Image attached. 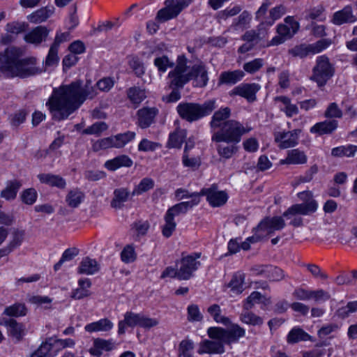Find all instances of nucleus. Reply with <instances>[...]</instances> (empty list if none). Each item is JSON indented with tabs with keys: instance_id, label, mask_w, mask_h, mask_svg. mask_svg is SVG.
<instances>
[{
	"instance_id": "obj_1",
	"label": "nucleus",
	"mask_w": 357,
	"mask_h": 357,
	"mask_svg": "<svg viewBox=\"0 0 357 357\" xmlns=\"http://www.w3.org/2000/svg\"><path fill=\"white\" fill-rule=\"evenodd\" d=\"M96 86L90 80L82 86V81L77 79L69 84L54 88L46 102L53 119L60 121L67 119L86 99L95 98L97 95Z\"/></svg>"
},
{
	"instance_id": "obj_2",
	"label": "nucleus",
	"mask_w": 357,
	"mask_h": 357,
	"mask_svg": "<svg viewBox=\"0 0 357 357\" xmlns=\"http://www.w3.org/2000/svg\"><path fill=\"white\" fill-rule=\"evenodd\" d=\"M22 55V50L15 47H8L0 53V73L8 78L24 79L42 73L35 57L20 59Z\"/></svg>"
},
{
	"instance_id": "obj_3",
	"label": "nucleus",
	"mask_w": 357,
	"mask_h": 357,
	"mask_svg": "<svg viewBox=\"0 0 357 357\" xmlns=\"http://www.w3.org/2000/svg\"><path fill=\"white\" fill-rule=\"evenodd\" d=\"M188 59L183 54L178 56L176 66L174 70L179 75L177 77L176 83L185 85L191 79H195L196 86L204 87L208 81V72L202 63H196L190 68L188 65Z\"/></svg>"
},
{
	"instance_id": "obj_4",
	"label": "nucleus",
	"mask_w": 357,
	"mask_h": 357,
	"mask_svg": "<svg viewBox=\"0 0 357 357\" xmlns=\"http://www.w3.org/2000/svg\"><path fill=\"white\" fill-rule=\"evenodd\" d=\"M214 99L205 101L203 104L192 102H181L176 107L179 116L189 123L199 121L209 115L216 107Z\"/></svg>"
},
{
	"instance_id": "obj_5",
	"label": "nucleus",
	"mask_w": 357,
	"mask_h": 357,
	"mask_svg": "<svg viewBox=\"0 0 357 357\" xmlns=\"http://www.w3.org/2000/svg\"><path fill=\"white\" fill-rule=\"evenodd\" d=\"M251 130L250 127H245L238 121L228 120L212 132L211 140L217 143L240 142L242 137Z\"/></svg>"
},
{
	"instance_id": "obj_6",
	"label": "nucleus",
	"mask_w": 357,
	"mask_h": 357,
	"mask_svg": "<svg viewBox=\"0 0 357 357\" xmlns=\"http://www.w3.org/2000/svg\"><path fill=\"white\" fill-rule=\"evenodd\" d=\"M207 335L210 339H220L225 344L229 345L238 342L239 339L245 335V330L238 324H234L229 328L212 326L207 329Z\"/></svg>"
},
{
	"instance_id": "obj_7",
	"label": "nucleus",
	"mask_w": 357,
	"mask_h": 357,
	"mask_svg": "<svg viewBox=\"0 0 357 357\" xmlns=\"http://www.w3.org/2000/svg\"><path fill=\"white\" fill-rule=\"evenodd\" d=\"M312 71L311 79L316 82L319 87L324 86L334 74V68L325 55L317 57Z\"/></svg>"
},
{
	"instance_id": "obj_8",
	"label": "nucleus",
	"mask_w": 357,
	"mask_h": 357,
	"mask_svg": "<svg viewBox=\"0 0 357 357\" xmlns=\"http://www.w3.org/2000/svg\"><path fill=\"white\" fill-rule=\"evenodd\" d=\"M201 255V252H192L188 255L182 254L181 259L176 262L179 269L181 280H188L193 276L194 273L201 266L200 261H198Z\"/></svg>"
},
{
	"instance_id": "obj_9",
	"label": "nucleus",
	"mask_w": 357,
	"mask_h": 357,
	"mask_svg": "<svg viewBox=\"0 0 357 357\" xmlns=\"http://www.w3.org/2000/svg\"><path fill=\"white\" fill-rule=\"evenodd\" d=\"M191 2L192 0H165V7L158 10L156 18L160 22H166L174 19Z\"/></svg>"
},
{
	"instance_id": "obj_10",
	"label": "nucleus",
	"mask_w": 357,
	"mask_h": 357,
	"mask_svg": "<svg viewBox=\"0 0 357 357\" xmlns=\"http://www.w3.org/2000/svg\"><path fill=\"white\" fill-rule=\"evenodd\" d=\"M331 44V40L324 38L312 44H301L289 50V54L294 57L303 59L310 54H315L326 49Z\"/></svg>"
},
{
	"instance_id": "obj_11",
	"label": "nucleus",
	"mask_w": 357,
	"mask_h": 357,
	"mask_svg": "<svg viewBox=\"0 0 357 357\" xmlns=\"http://www.w3.org/2000/svg\"><path fill=\"white\" fill-rule=\"evenodd\" d=\"M260 86L256 83H242L229 92L230 97L238 96L247 100L249 102H253L257 100V93L259 91Z\"/></svg>"
},
{
	"instance_id": "obj_12",
	"label": "nucleus",
	"mask_w": 357,
	"mask_h": 357,
	"mask_svg": "<svg viewBox=\"0 0 357 357\" xmlns=\"http://www.w3.org/2000/svg\"><path fill=\"white\" fill-rule=\"evenodd\" d=\"M199 195L206 196L209 204L213 207L224 205L228 199L227 194L225 191H218L215 184L208 188H202Z\"/></svg>"
},
{
	"instance_id": "obj_13",
	"label": "nucleus",
	"mask_w": 357,
	"mask_h": 357,
	"mask_svg": "<svg viewBox=\"0 0 357 357\" xmlns=\"http://www.w3.org/2000/svg\"><path fill=\"white\" fill-rule=\"evenodd\" d=\"M317 202L314 199H310L302 204L292 205L283 213L282 216L290 219L291 216L297 215H307L314 213L317 209Z\"/></svg>"
},
{
	"instance_id": "obj_14",
	"label": "nucleus",
	"mask_w": 357,
	"mask_h": 357,
	"mask_svg": "<svg viewBox=\"0 0 357 357\" xmlns=\"http://www.w3.org/2000/svg\"><path fill=\"white\" fill-rule=\"evenodd\" d=\"M301 130L294 129L288 132H279L275 134V141L279 143V147L282 149L296 146L298 143V136Z\"/></svg>"
},
{
	"instance_id": "obj_15",
	"label": "nucleus",
	"mask_w": 357,
	"mask_h": 357,
	"mask_svg": "<svg viewBox=\"0 0 357 357\" xmlns=\"http://www.w3.org/2000/svg\"><path fill=\"white\" fill-rule=\"evenodd\" d=\"M225 344L220 339L204 340L199 343L197 353L199 355L222 354L225 352Z\"/></svg>"
},
{
	"instance_id": "obj_16",
	"label": "nucleus",
	"mask_w": 357,
	"mask_h": 357,
	"mask_svg": "<svg viewBox=\"0 0 357 357\" xmlns=\"http://www.w3.org/2000/svg\"><path fill=\"white\" fill-rule=\"evenodd\" d=\"M0 325L6 326L8 334L17 341L21 340L25 335V326L14 319L2 316L0 317Z\"/></svg>"
},
{
	"instance_id": "obj_17",
	"label": "nucleus",
	"mask_w": 357,
	"mask_h": 357,
	"mask_svg": "<svg viewBox=\"0 0 357 357\" xmlns=\"http://www.w3.org/2000/svg\"><path fill=\"white\" fill-rule=\"evenodd\" d=\"M179 76L176 71L173 69L168 74L169 87L172 90V92L167 96L163 97L162 100L167 102H175L181 99V95L180 89H183L185 85H181L177 82V77Z\"/></svg>"
},
{
	"instance_id": "obj_18",
	"label": "nucleus",
	"mask_w": 357,
	"mask_h": 357,
	"mask_svg": "<svg viewBox=\"0 0 357 357\" xmlns=\"http://www.w3.org/2000/svg\"><path fill=\"white\" fill-rule=\"evenodd\" d=\"M116 344L112 339L105 340L102 338H96L93 340V346L89 349L90 354L96 357H100L103 351H110L114 349Z\"/></svg>"
},
{
	"instance_id": "obj_19",
	"label": "nucleus",
	"mask_w": 357,
	"mask_h": 357,
	"mask_svg": "<svg viewBox=\"0 0 357 357\" xmlns=\"http://www.w3.org/2000/svg\"><path fill=\"white\" fill-rule=\"evenodd\" d=\"M158 110L155 107H143L137 112V125L141 128H149L153 122Z\"/></svg>"
},
{
	"instance_id": "obj_20",
	"label": "nucleus",
	"mask_w": 357,
	"mask_h": 357,
	"mask_svg": "<svg viewBox=\"0 0 357 357\" xmlns=\"http://www.w3.org/2000/svg\"><path fill=\"white\" fill-rule=\"evenodd\" d=\"M286 224L281 216L267 217L262 220L259 225L261 229L267 231L268 234H273L275 231L282 229Z\"/></svg>"
},
{
	"instance_id": "obj_21",
	"label": "nucleus",
	"mask_w": 357,
	"mask_h": 357,
	"mask_svg": "<svg viewBox=\"0 0 357 357\" xmlns=\"http://www.w3.org/2000/svg\"><path fill=\"white\" fill-rule=\"evenodd\" d=\"M245 75L244 71L241 70L223 71L219 76L218 84L234 85L241 82Z\"/></svg>"
},
{
	"instance_id": "obj_22",
	"label": "nucleus",
	"mask_w": 357,
	"mask_h": 357,
	"mask_svg": "<svg viewBox=\"0 0 357 357\" xmlns=\"http://www.w3.org/2000/svg\"><path fill=\"white\" fill-rule=\"evenodd\" d=\"M356 21V16L353 14L351 6H347L342 10L335 12L331 20V22L335 25H342L346 23H353Z\"/></svg>"
},
{
	"instance_id": "obj_23",
	"label": "nucleus",
	"mask_w": 357,
	"mask_h": 357,
	"mask_svg": "<svg viewBox=\"0 0 357 357\" xmlns=\"http://www.w3.org/2000/svg\"><path fill=\"white\" fill-rule=\"evenodd\" d=\"M231 116V109L228 107H221L214 112L210 121L211 132L221 127L225 121H228Z\"/></svg>"
},
{
	"instance_id": "obj_24",
	"label": "nucleus",
	"mask_w": 357,
	"mask_h": 357,
	"mask_svg": "<svg viewBox=\"0 0 357 357\" xmlns=\"http://www.w3.org/2000/svg\"><path fill=\"white\" fill-rule=\"evenodd\" d=\"M37 177L41 183L48 185L51 187L64 189L66 186V180L59 175L43 173L39 174Z\"/></svg>"
},
{
	"instance_id": "obj_25",
	"label": "nucleus",
	"mask_w": 357,
	"mask_h": 357,
	"mask_svg": "<svg viewBox=\"0 0 357 357\" xmlns=\"http://www.w3.org/2000/svg\"><path fill=\"white\" fill-rule=\"evenodd\" d=\"M135 132L127 131L123 133H119L116 135L108 137L110 148L121 149L128 143L132 141L135 137Z\"/></svg>"
},
{
	"instance_id": "obj_26",
	"label": "nucleus",
	"mask_w": 357,
	"mask_h": 357,
	"mask_svg": "<svg viewBox=\"0 0 357 357\" xmlns=\"http://www.w3.org/2000/svg\"><path fill=\"white\" fill-rule=\"evenodd\" d=\"M337 125L338 123L336 120H326L314 125L310 128V132L319 135H329L336 130Z\"/></svg>"
},
{
	"instance_id": "obj_27",
	"label": "nucleus",
	"mask_w": 357,
	"mask_h": 357,
	"mask_svg": "<svg viewBox=\"0 0 357 357\" xmlns=\"http://www.w3.org/2000/svg\"><path fill=\"white\" fill-rule=\"evenodd\" d=\"M199 202L200 199L195 198L191 199L190 201L180 202L169 208L167 211L166 213L170 215L173 218L179 215L180 214H185L189 209L197 205Z\"/></svg>"
},
{
	"instance_id": "obj_28",
	"label": "nucleus",
	"mask_w": 357,
	"mask_h": 357,
	"mask_svg": "<svg viewBox=\"0 0 357 357\" xmlns=\"http://www.w3.org/2000/svg\"><path fill=\"white\" fill-rule=\"evenodd\" d=\"M49 34V30L42 26H38L24 36L26 42L33 44H40L45 40Z\"/></svg>"
},
{
	"instance_id": "obj_29",
	"label": "nucleus",
	"mask_w": 357,
	"mask_h": 357,
	"mask_svg": "<svg viewBox=\"0 0 357 357\" xmlns=\"http://www.w3.org/2000/svg\"><path fill=\"white\" fill-rule=\"evenodd\" d=\"M114 324L107 318H103L98 321L88 324L84 326L85 331L92 333L98 332H109L113 328Z\"/></svg>"
},
{
	"instance_id": "obj_30",
	"label": "nucleus",
	"mask_w": 357,
	"mask_h": 357,
	"mask_svg": "<svg viewBox=\"0 0 357 357\" xmlns=\"http://www.w3.org/2000/svg\"><path fill=\"white\" fill-rule=\"evenodd\" d=\"M132 164L133 162L130 157L126 155H121L106 161L105 167L109 171H115L121 167H130Z\"/></svg>"
},
{
	"instance_id": "obj_31",
	"label": "nucleus",
	"mask_w": 357,
	"mask_h": 357,
	"mask_svg": "<svg viewBox=\"0 0 357 357\" xmlns=\"http://www.w3.org/2000/svg\"><path fill=\"white\" fill-rule=\"evenodd\" d=\"M99 264L96 259L86 257L82 259L77 268V273L83 275H93L99 271Z\"/></svg>"
},
{
	"instance_id": "obj_32",
	"label": "nucleus",
	"mask_w": 357,
	"mask_h": 357,
	"mask_svg": "<svg viewBox=\"0 0 357 357\" xmlns=\"http://www.w3.org/2000/svg\"><path fill=\"white\" fill-rule=\"evenodd\" d=\"M22 183L19 180H11L6 183V187L1 193L0 197L6 200H13L16 198L17 194Z\"/></svg>"
},
{
	"instance_id": "obj_33",
	"label": "nucleus",
	"mask_w": 357,
	"mask_h": 357,
	"mask_svg": "<svg viewBox=\"0 0 357 357\" xmlns=\"http://www.w3.org/2000/svg\"><path fill=\"white\" fill-rule=\"evenodd\" d=\"M219 144L217 147V151L220 157L228 160L236 154L239 149L238 144L239 142H224Z\"/></svg>"
},
{
	"instance_id": "obj_34",
	"label": "nucleus",
	"mask_w": 357,
	"mask_h": 357,
	"mask_svg": "<svg viewBox=\"0 0 357 357\" xmlns=\"http://www.w3.org/2000/svg\"><path fill=\"white\" fill-rule=\"evenodd\" d=\"M131 196L130 191L125 188L115 189L114 191V197L111 202V206L114 208H121L123 203L128 200Z\"/></svg>"
},
{
	"instance_id": "obj_35",
	"label": "nucleus",
	"mask_w": 357,
	"mask_h": 357,
	"mask_svg": "<svg viewBox=\"0 0 357 357\" xmlns=\"http://www.w3.org/2000/svg\"><path fill=\"white\" fill-rule=\"evenodd\" d=\"M245 274L237 272L232 276L231 280L228 283L227 287L234 294H241L245 289L244 287Z\"/></svg>"
},
{
	"instance_id": "obj_36",
	"label": "nucleus",
	"mask_w": 357,
	"mask_h": 357,
	"mask_svg": "<svg viewBox=\"0 0 357 357\" xmlns=\"http://www.w3.org/2000/svg\"><path fill=\"white\" fill-rule=\"evenodd\" d=\"M307 156L305 153L298 149H292L288 151L287 156L284 160H282L283 164H292V165H301L307 162Z\"/></svg>"
},
{
	"instance_id": "obj_37",
	"label": "nucleus",
	"mask_w": 357,
	"mask_h": 357,
	"mask_svg": "<svg viewBox=\"0 0 357 357\" xmlns=\"http://www.w3.org/2000/svg\"><path fill=\"white\" fill-rule=\"evenodd\" d=\"M187 136V131L184 129H176L171 133L168 140V147L181 149L182 144Z\"/></svg>"
},
{
	"instance_id": "obj_38",
	"label": "nucleus",
	"mask_w": 357,
	"mask_h": 357,
	"mask_svg": "<svg viewBox=\"0 0 357 357\" xmlns=\"http://www.w3.org/2000/svg\"><path fill=\"white\" fill-rule=\"evenodd\" d=\"M310 335L305 332L302 328H293L287 335V341L289 344H295L300 341H307L310 340Z\"/></svg>"
},
{
	"instance_id": "obj_39",
	"label": "nucleus",
	"mask_w": 357,
	"mask_h": 357,
	"mask_svg": "<svg viewBox=\"0 0 357 357\" xmlns=\"http://www.w3.org/2000/svg\"><path fill=\"white\" fill-rule=\"evenodd\" d=\"M357 152V146L348 144L332 149L331 155L334 157H353Z\"/></svg>"
},
{
	"instance_id": "obj_40",
	"label": "nucleus",
	"mask_w": 357,
	"mask_h": 357,
	"mask_svg": "<svg viewBox=\"0 0 357 357\" xmlns=\"http://www.w3.org/2000/svg\"><path fill=\"white\" fill-rule=\"evenodd\" d=\"M27 313V308L24 303H15L4 309L3 314L8 317H24Z\"/></svg>"
},
{
	"instance_id": "obj_41",
	"label": "nucleus",
	"mask_w": 357,
	"mask_h": 357,
	"mask_svg": "<svg viewBox=\"0 0 357 357\" xmlns=\"http://www.w3.org/2000/svg\"><path fill=\"white\" fill-rule=\"evenodd\" d=\"M84 199V194L79 189H74L68 193L66 202L70 207L77 208L83 202Z\"/></svg>"
},
{
	"instance_id": "obj_42",
	"label": "nucleus",
	"mask_w": 357,
	"mask_h": 357,
	"mask_svg": "<svg viewBox=\"0 0 357 357\" xmlns=\"http://www.w3.org/2000/svg\"><path fill=\"white\" fill-rule=\"evenodd\" d=\"M127 96L132 103L138 105L145 99L146 92L139 87L133 86L128 89Z\"/></svg>"
},
{
	"instance_id": "obj_43",
	"label": "nucleus",
	"mask_w": 357,
	"mask_h": 357,
	"mask_svg": "<svg viewBox=\"0 0 357 357\" xmlns=\"http://www.w3.org/2000/svg\"><path fill=\"white\" fill-rule=\"evenodd\" d=\"M194 342L189 339L183 340L178 344V357H193Z\"/></svg>"
},
{
	"instance_id": "obj_44",
	"label": "nucleus",
	"mask_w": 357,
	"mask_h": 357,
	"mask_svg": "<svg viewBox=\"0 0 357 357\" xmlns=\"http://www.w3.org/2000/svg\"><path fill=\"white\" fill-rule=\"evenodd\" d=\"M207 312L217 323L222 324L225 326L229 325L231 321L228 317L221 315V309L218 304H213L208 307Z\"/></svg>"
},
{
	"instance_id": "obj_45",
	"label": "nucleus",
	"mask_w": 357,
	"mask_h": 357,
	"mask_svg": "<svg viewBox=\"0 0 357 357\" xmlns=\"http://www.w3.org/2000/svg\"><path fill=\"white\" fill-rule=\"evenodd\" d=\"M240 320L243 323L251 326H261L264 323V320L261 317L249 310H246L241 314Z\"/></svg>"
},
{
	"instance_id": "obj_46",
	"label": "nucleus",
	"mask_w": 357,
	"mask_h": 357,
	"mask_svg": "<svg viewBox=\"0 0 357 357\" xmlns=\"http://www.w3.org/2000/svg\"><path fill=\"white\" fill-rule=\"evenodd\" d=\"M153 63L160 73H165L169 68H175L176 66V64L170 61L166 55L156 57Z\"/></svg>"
},
{
	"instance_id": "obj_47",
	"label": "nucleus",
	"mask_w": 357,
	"mask_h": 357,
	"mask_svg": "<svg viewBox=\"0 0 357 357\" xmlns=\"http://www.w3.org/2000/svg\"><path fill=\"white\" fill-rule=\"evenodd\" d=\"M79 255V250L76 248H70L66 249L62 254L59 261L54 264V270L57 271L65 261H71L75 257Z\"/></svg>"
},
{
	"instance_id": "obj_48",
	"label": "nucleus",
	"mask_w": 357,
	"mask_h": 357,
	"mask_svg": "<svg viewBox=\"0 0 357 357\" xmlns=\"http://www.w3.org/2000/svg\"><path fill=\"white\" fill-rule=\"evenodd\" d=\"M154 187V181L150 178H144L141 180L139 183L135 186L133 191L131 192V196L141 195L143 192H147Z\"/></svg>"
},
{
	"instance_id": "obj_49",
	"label": "nucleus",
	"mask_w": 357,
	"mask_h": 357,
	"mask_svg": "<svg viewBox=\"0 0 357 357\" xmlns=\"http://www.w3.org/2000/svg\"><path fill=\"white\" fill-rule=\"evenodd\" d=\"M286 13V8L283 5L277 6L269 10V15L265 20L268 21L267 24L272 26L275 22L282 17Z\"/></svg>"
},
{
	"instance_id": "obj_50",
	"label": "nucleus",
	"mask_w": 357,
	"mask_h": 357,
	"mask_svg": "<svg viewBox=\"0 0 357 357\" xmlns=\"http://www.w3.org/2000/svg\"><path fill=\"white\" fill-rule=\"evenodd\" d=\"M137 259V253L132 245H126L121 252V259L126 264L135 261Z\"/></svg>"
},
{
	"instance_id": "obj_51",
	"label": "nucleus",
	"mask_w": 357,
	"mask_h": 357,
	"mask_svg": "<svg viewBox=\"0 0 357 357\" xmlns=\"http://www.w3.org/2000/svg\"><path fill=\"white\" fill-rule=\"evenodd\" d=\"M165 223L162 226V233L165 237L169 238L176 229V223L174 221V218L167 213L165 215Z\"/></svg>"
},
{
	"instance_id": "obj_52",
	"label": "nucleus",
	"mask_w": 357,
	"mask_h": 357,
	"mask_svg": "<svg viewBox=\"0 0 357 357\" xmlns=\"http://www.w3.org/2000/svg\"><path fill=\"white\" fill-rule=\"evenodd\" d=\"M51 14V10H48L46 8H43L31 13L28 17V19L31 22L40 23L45 21Z\"/></svg>"
},
{
	"instance_id": "obj_53",
	"label": "nucleus",
	"mask_w": 357,
	"mask_h": 357,
	"mask_svg": "<svg viewBox=\"0 0 357 357\" xmlns=\"http://www.w3.org/2000/svg\"><path fill=\"white\" fill-rule=\"evenodd\" d=\"M188 320L190 322H200L203 320V315L197 305L191 304L187 308Z\"/></svg>"
},
{
	"instance_id": "obj_54",
	"label": "nucleus",
	"mask_w": 357,
	"mask_h": 357,
	"mask_svg": "<svg viewBox=\"0 0 357 357\" xmlns=\"http://www.w3.org/2000/svg\"><path fill=\"white\" fill-rule=\"evenodd\" d=\"M108 128L107 125L105 122L99 121L96 122L91 126H89L87 128L84 129L82 131V133L84 135H100L103 131L106 130Z\"/></svg>"
},
{
	"instance_id": "obj_55",
	"label": "nucleus",
	"mask_w": 357,
	"mask_h": 357,
	"mask_svg": "<svg viewBox=\"0 0 357 357\" xmlns=\"http://www.w3.org/2000/svg\"><path fill=\"white\" fill-rule=\"evenodd\" d=\"M20 197L23 203L32 205L36 202L38 194L34 188H31L23 190Z\"/></svg>"
},
{
	"instance_id": "obj_56",
	"label": "nucleus",
	"mask_w": 357,
	"mask_h": 357,
	"mask_svg": "<svg viewBox=\"0 0 357 357\" xmlns=\"http://www.w3.org/2000/svg\"><path fill=\"white\" fill-rule=\"evenodd\" d=\"M242 10L241 6L236 5L233 8H227L217 13V18L218 20H225L228 17H233L238 14Z\"/></svg>"
},
{
	"instance_id": "obj_57",
	"label": "nucleus",
	"mask_w": 357,
	"mask_h": 357,
	"mask_svg": "<svg viewBox=\"0 0 357 357\" xmlns=\"http://www.w3.org/2000/svg\"><path fill=\"white\" fill-rule=\"evenodd\" d=\"M264 65L262 59H255L254 60L246 62L243 64V70L250 74H253L258 71Z\"/></svg>"
},
{
	"instance_id": "obj_58",
	"label": "nucleus",
	"mask_w": 357,
	"mask_h": 357,
	"mask_svg": "<svg viewBox=\"0 0 357 357\" xmlns=\"http://www.w3.org/2000/svg\"><path fill=\"white\" fill-rule=\"evenodd\" d=\"M28 24L25 22H13L7 24L6 31L11 34L17 35L24 32L27 29Z\"/></svg>"
},
{
	"instance_id": "obj_59",
	"label": "nucleus",
	"mask_w": 357,
	"mask_h": 357,
	"mask_svg": "<svg viewBox=\"0 0 357 357\" xmlns=\"http://www.w3.org/2000/svg\"><path fill=\"white\" fill-rule=\"evenodd\" d=\"M263 296L259 291H253L251 294L246 298L243 308L245 310H249L252 308V307L256 303H260L261 300L262 299Z\"/></svg>"
},
{
	"instance_id": "obj_60",
	"label": "nucleus",
	"mask_w": 357,
	"mask_h": 357,
	"mask_svg": "<svg viewBox=\"0 0 357 357\" xmlns=\"http://www.w3.org/2000/svg\"><path fill=\"white\" fill-rule=\"evenodd\" d=\"M325 9L323 6L319 5L317 7L310 9L307 11V15H306L307 19L310 20H317L319 21H324L325 20V17H324L323 13Z\"/></svg>"
},
{
	"instance_id": "obj_61",
	"label": "nucleus",
	"mask_w": 357,
	"mask_h": 357,
	"mask_svg": "<svg viewBox=\"0 0 357 357\" xmlns=\"http://www.w3.org/2000/svg\"><path fill=\"white\" fill-rule=\"evenodd\" d=\"M58 50L59 47L53 44L50 46L48 54L45 59L46 66H51L59 62V59L58 56Z\"/></svg>"
},
{
	"instance_id": "obj_62",
	"label": "nucleus",
	"mask_w": 357,
	"mask_h": 357,
	"mask_svg": "<svg viewBox=\"0 0 357 357\" xmlns=\"http://www.w3.org/2000/svg\"><path fill=\"white\" fill-rule=\"evenodd\" d=\"M308 271L315 278H319L321 280H326L328 279V275L322 271L321 268L314 264H308L305 265Z\"/></svg>"
},
{
	"instance_id": "obj_63",
	"label": "nucleus",
	"mask_w": 357,
	"mask_h": 357,
	"mask_svg": "<svg viewBox=\"0 0 357 357\" xmlns=\"http://www.w3.org/2000/svg\"><path fill=\"white\" fill-rule=\"evenodd\" d=\"M129 66L137 77H142L144 74V64L138 58H132L129 61Z\"/></svg>"
},
{
	"instance_id": "obj_64",
	"label": "nucleus",
	"mask_w": 357,
	"mask_h": 357,
	"mask_svg": "<svg viewBox=\"0 0 357 357\" xmlns=\"http://www.w3.org/2000/svg\"><path fill=\"white\" fill-rule=\"evenodd\" d=\"M52 345L47 342H43L39 348L31 354V357H45L51 351Z\"/></svg>"
}]
</instances>
